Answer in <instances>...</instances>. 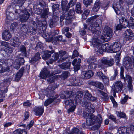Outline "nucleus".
Returning <instances> with one entry per match:
<instances>
[{"mask_svg":"<svg viewBox=\"0 0 134 134\" xmlns=\"http://www.w3.org/2000/svg\"><path fill=\"white\" fill-rule=\"evenodd\" d=\"M25 1L26 0H14V3L17 5L8 7L6 13V23H9L13 20L12 17L10 16L12 14L14 15L15 19H18L19 16L20 21L21 22H25L28 20L30 15V14L26 9H22V6Z\"/></svg>","mask_w":134,"mask_h":134,"instance_id":"f257e3e1","label":"nucleus"},{"mask_svg":"<svg viewBox=\"0 0 134 134\" xmlns=\"http://www.w3.org/2000/svg\"><path fill=\"white\" fill-rule=\"evenodd\" d=\"M62 14L60 18V24L62 26L63 24V20H65L66 24H68L72 22V19L74 18L75 12L73 9H70L67 12L70 8V6L68 4L67 6H61Z\"/></svg>","mask_w":134,"mask_h":134,"instance_id":"f03ea898","label":"nucleus"},{"mask_svg":"<svg viewBox=\"0 0 134 134\" xmlns=\"http://www.w3.org/2000/svg\"><path fill=\"white\" fill-rule=\"evenodd\" d=\"M98 37L97 38H94L92 41V43L93 47L95 48L96 52L102 54L103 52H107L113 53L112 45L109 46L107 44L102 45L101 41Z\"/></svg>","mask_w":134,"mask_h":134,"instance_id":"7ed1b4c3","label":"nucleus"},{"mask_svg":"<svg viewBox=\"0 0 134 134\" xmlns=\"http://www.w3.org/2000/svg\"><path fill=\"white\" fill-rule=\"evenodd\" d=\"M83 116L86 118L87 123L86 124L85 123L82 124V126L84 128L94 124L96 122H97L99 124L102 122V118L100 114H98L95 117L93 114L84 112Z\"/></svg>","mask_w":134,"mask_h":134,"instance_id":"20e7f679","label":"nucleus"},{"mask_svg":"<svg viewBox=\"0 0 134 134\" xmlns=\"http://www.w3.org/2000/svg\"><path fill=\"white\" fill-rule=\"evenodd\" d=\"M99 15H95L89 18L87 20L88 23L90 24L88 26V29L93 34L99 32V31L97 30L98 29H97L96 28L99 27H100V24L102 23L101 20L99 18Z\"/></svg>","mask_w":134,"mask_h":134,"instance_id":"39448f33","label":"nucleus"},{"mask_svg":"<svg viewBox=\"0 0 134 134\" xmlns=\"http://www.w3.org/2000/svg\"><path fill=\"white\" fill-rule=\"evenodd\" d=\"M114 63V60L113 59L111 58L109 60H108L105 57L98 61V67L102 69H104L108 66H112Z\"/></svg>","mask_w":134,"mask_h":134,"instance_id":"423d86ee","label":"nucleus"},{"mask_svg":"<svg viewBox=\"0 0 134 134\" xmlns=\"http://www.w3.org/2000/svg\"><path fill=\"white\" fill-rule=\"evenodd\" d=\"M39 5L41 6V8L40 9L39 7V8L37 9V10L38 12L37 13V14H40L42 11V10H43V12L41 14V18L46 19L48 17V15H49L50 14L49 12V9L48 8H46V7H45L42 5L41 3H39Z\"/></svg>","mask_w":134,"mask_h":134,"instance_id":"0eeeda50","label":"nucleus"},{"mask_svg":"<svg viewBox=\"0 0 134 134\" xmlns=\"http://www.w3.org/2000/svg\"><path fill=\"white\" fill-rule=\"evenodd\" d=\"M65 104L66 105H70L71 107L68 110V113L74 111L77 105L76 102L73 99H70L64 102Z\"/></svg>","mask_w":134,"mask_h":134,"instance_id":"6e6552de","label":"nucleus"},{"mask_svg":"<svg viewBox=\"0 0 134 134\" xmlns=\"http://www.w3.org/2000/svg\"><path fill=\"white\" fill-rule=\"evenodd\" d=\"M70 85L73 86L81 85L82 84L81 80L79 77H74L71 78L69 80Z\"/></svg>","mask_w":134,"mask_h":134,"instance_id":"1a4fd4ad","label":"nucleus"},{"mask_svg":"<svg viewBox=\"0 0 134 134\" xmlns=\"http://www.w3.org/2000/svg\"><path fill=\"white\" fill-rule=\"evenodd\" d=\"M59 17L57 15H54L52 16V18L49 21V26L50 27L53 28L57 26L58 23Z\"/></svg>","mask_w":134,"mask_h":134,"instance_id":"9d476101","label":"nucleus"},{"mask_svg":"<svg viewBox=\"0 0 134 134\" xmlns=\"http://www.w3.org/2000/svg\"><path fill=\"white\" fill-rule=\"evenodd\" d=\"M82 104L85 107L86 110L88 112H85L92 114V113L94 112V110L91 107L92 105H91L90 102L85 101L82 102Z\"/></svg>","mask_w":134,"mask_h":134,"instance_id":"9b49d317","label":"nucleus"},{"mask_svg":"<svg viewBox=\"0 0 134 134\" xmlns=\"http://www.w3.org/2000/svg\"><path fill=\"white\" fill-rule=\"evenodd\" d=\"M133 62L132 64H131V59L129 57H127L125 58L123 60V64L124 66H125V67L127 69H132L133 68L132 65H133Z\"/></svg>","mask_w":134,"mask_h":134,"instance_id":"f8f14e48","label":"nucleus"},{"mask_svg":"<svg viewBox=\"0 0 134 134\" xmlns=\"http://www.w3.org/2000/svg\"><path fill=\"white\" fill-rule=\"evenodd\" d=\"M112 7L117 15H119L120 14V10L122 7L119 2H114L112 5Z\"/></svg>","mask_w":134,"mask_h":134,"instance_id":"ddd939ff","label":"nucleus"},{"mask_svg":"<svg viewBox=\"0 0 134 134\" xmlns=\"http://www.w3.org/2000/svg\"><path fill=\"white\" fill-rule=\"evenodd\" d=\"M122 87L123 84L121 81H117L114 84L113 89V91L115 92L119 93L122 90Z\"/></svg>","mask_w":134,"mask_h":134,"instance_id":"4468645a","label":"nucleus"},{"mask_svg":"<svg viewBox=\"0 0 134 134\" xmlns=\"http://www.w3.org/2000/svg\"><path fill=\"white\" fill-rule=\"evenodd\" d=\"M84 98L85 99H87L92 102L95 101L97 98L96 97L92 96L88 90H86L85 92Z\"/></svg>","mask_w":134,"mask_h":134,"instance_id":"2eb2a0df","label":"nucleus"},{"mask_svg":"<svg viewBox=\"0 0 134 134\" xmlns=\"http://www.w3.org/2000/svg\"><path fill=\"white\" fill-rule=\"evenodd\" d=\"M124 17L121 15L122 16V18L120 20V22L121 24L123 26V27L124 28L127 27L129 26V24L128 22H127L126 19L125 18V15H126V18L128 17V15L127 13H125V15H124Z\"/></svg>","mask_w":134,"mask_h":134,"instance_id":"dca6fc26","label":"nucleus"},{"mask_svg":"<svg viewBox=\"0 0 134 134\" xmlns=\"http://www.w3.org/2000/svg\"><path fill=\"white\" fill-rule=\"evenodd\" d=\"M50 73V71L46 68H44L41 71L39 77L40 78L45 79L47 77Z\"/></svg>","mask_w":134,"mask_h":134,"instance_id":"f3484780","label":"nucleus"},{"mask_svg":"<svg viewBox=\"0 0 134 134\" xmlns=\"http://www.w3.org/2000/svg\"><path fill=\"white\" fill-rule=\"evenodd\" d=\"M81 62V59L79 58L78 59H74L72 62V64L74 66L75 71H77L79 69L80 66V64Z\"/></svg>","mask_w":134,"mask_h":134,"instance_id":"a211bd4d","label":"nucleus"},{"mask_svg":"<svg viewBox=\"0 0 134 134\" xmlns=\"http://www.w3.org/2000/svg\"><path fill=\"white\" fill-rule=\"evenodd\" d=\"M93 75V72L91 70L87 71H84L82 72L81 77L83 79H87L91 77Z\"/></svg>","mask_w":134,"mask_h":134,"instance_id":"6ab92c4d","label":"nucleus"},{"mask_svg":"<svg viewBox=\"0 0 134 134\" xmlns=\"http://www.w3.org/2000/svg\"><path fill=\"white\" fill-rule=\"evenodd\" d=\"M128 82L127 87L129 91L131 92L133 91V87L132 84V79L131 77L129 75H127L126 76L125 78Z\"/></svg>","mask_w":134,"mask_h":134,"instance_id":"aec40b11","label":"nucleus"},{"mask_svg":"<svg viewBox=\"0 0 134 134\" xmlns=\"http://www.w3.org/2000/svg\"><path fill=\"white\" fill-rule=\"evenodd\" d=\"M113 52L115 53L119 51L121 49V45L119 42H115L112 45Z\"/></svg>","mask_w":134,"mask_h":134,"instance_id":"412c9836","label":"nucleus"},{"mask_svg":"<svg viewBox=\"0 0 134 134\" xmlns=\"http://www.w3.org/2000/svg\"><path fill=\"white\" fill-rule=\"evenodd\" d=\"M124 39L127 40L133 37L134 35L132 31L130 29H127L124 33Z\"/></svg>","mask_w":134,"mask_h":134,"instance_id":"4be33fe9","label":"nucleus"},{"mask_svg":"<svg viewBox=\"0 0 134 134\" xmlns=\"http://www.w3.org/2000/svg\"><path fill=\"white\" fill-rule=\"evenodd\" d=\"M59 53L60 57V60L62 62L64 61L68 57V55L66 51H60L59 52Z\"/></svg>","mask_w":134,"mask_h":134,"instance_id":"5701e85b","label":"nucleus"},{"mask_svg":"<svg viewBox=\"0 0 134 134\" xmlns=\"http://www.w3.org/2000/svg\"><path fill=\"white\" fill-rule=\"evenodd\" d=\"M55 51L52 50L51 51L47 50L44 52V54L42 56V58L46 60L51 56V54L54 53Z\"/></svg>","mask_w":134,"mask_h":134,"instance_id":"b1692460","label":"nucleus"},{"mask_svg":"<svg viewBox=\"0 0 134 134\" xmlns=\"http://www.w3.org/2000/svg\"><path fill=\"white\" fill-rule=\"evenodd\" d=\"M3 38L6 41L9 40L11 37V34L9 30H5L2 34Z\"/></svg>","mask_w":134,"mask_h":134,"instance_id":"393cba45","label":"nucleus"},{"mask_svg":"<svg viewBox=\"0 0 134 134\" xmlns=\"http://www.w3.org/2000/svg\"><path fill=\"white\" fill-rule=\"evenodd\" d=\"M103 33L105 35H106L107 36L109 37V38L112 35V29L108 26H105L103 30Z\"/></svg>","mask_w":134,"mask_h":134,"instance_id":"a878e982","label":"nucleus"},{"mask_svg":"<svg viewBox=\"0 0 134 134\" xmlns=\"http://www.w3.org/2000/svg\"><path fill=\"white\" fill-rule=\"evenodd\" d=\"M40 54L39 53H36L34 57H32L31 59L29 60V62L33 64L36 61H38L41 58L40 57Z\"/></svg>","mask_w":134,"mask_h":134,"instance_id":"bb28decb","label":"nucleus"},{"mask_svg":"<svg viewBox=\"0 0 134 134\" xmlns=\"http://www.w3.org/2000/svg\"><path fill=\"white\" fill-rule=\"evenodd\" d=\"M34 111L36 115L41 116L44 112V109L41 107H35Z\"/></svg>","mask_w":134,"mask_h":134,"instance_id":"cd10ccee","label":"nucleus"},{"mask_svg":"<svg viewBox=\"0 0 134 134\" xmlns=\"http://www.w3.org/2000/svg\"><path fill=\"white\" fill-rule=\"evenodd\" d=\"M83 96V94L81 91H78L77 92V95L75 97V99L74 100L76 102L77 104V102H80L82 99ZM74 100V99H73Z\"/></svg>","mask_w":134,"mask_h":134,"instance_id":"c85d7f7f","label":"nucleus"},{"mask_svg":"<svg viewBox=\"0 0 134 134\" xmlns=\"http://www.w3.org/2000/svg\"><path fill=\"white\" fill-rule=\"evenodd\" d=\"M90 84L102 90L104 88L102 84L99 82L91 81L90 82Z\"/></svg>","mask_w":134,"mask_h":134,"instance_id":"c756f323","label":"nucleus"},{"mask_svg":"<svg viewBox=\"0 0 134 134\" xmlns=\"http://www.w3.org/2000/svg\"><path fill=\"white\" fill-rule=\"evenodd\" d=\"M24 68H22L17 73L15 79V81H18L23 75L24 71Z\"/></svg>","mask_w":134,"mask_h":134,"instance_id":"7c9ffc66","label":"nucleus"},{"mask_svg":"<svg viewBox=\"0 0 134 134\" xmlns=\"http://www.w3.org/2000/svg\"><path fill=\"white\" fill-rule=\"evenodd\" d=\"M100 5V2L99 0H97L94 4V7L92 8L93 12H97L99 9Z\"/></svg>","mask_w":134,"mask_h":134,"instance_id":"2f4dec72","label":"nucleus"},{"mask_svg":"<svg viewBox=\"0 0 134 134\" xmlns=\"http://www.w3.org/2000/svg\"><path fill=\"white\" fill-rule=\"evenodd\" d=\"M71 64V63L67 62L62 63L59 66L62 69L66 70L69 69Z\"/></svg>","mask_w":134,"mask_h":134,"instance_id":"473e14b6","label":"nucleus"},{"mask_svg":"<svg viewBox=\"0 0 134 134\" xmlns=\"http://www.w3.org/2000/svg\"><path fill=\"white\" fill-rule=\"evenodd\" d=\"M59 5L57 4H54L52 5V8L53 12V15H57V14H58L59 12Z\"/></svg>","mask_w":134,"mask_h":134,"instance_id":"72a5a7b5","label":"nucleus"},{"mask_svg":"<svg viewBox=\"0 0 134 134\" xmlns=\"http://www.w3.org/2000/svg\"><path fill=\"white\" fill-rule=\"evenodd\" d=\"M58 96H57L55 97H52V98L47 99L45 101L44 105L45 106H47L53 101L55 99L58 98Z\"/></svg>","mask_w":134,"mask_h":134,"instance_id":"f704fd0d","label":"nucleus"},{"mask_svg":"<svg viewBox=\"0 0 134 134\" xmlns=\"http://www.w3.org/2000/svg\"><path fill=\"white\" fill-rule=\"evenodd\" d=\"M13 133L14 134H27V132L25 130L21 129H17L14 131Z\"/></svg>","mask_w":134,"mask_h":134,"instance_id":"c9c22d12","label":"nucleus"},{"mask_svg":"<svg viewBox=\"0 0 134 134\" xmlns=\"http://www.w3.org/2000/svg\"><path fill=\"white\" fill-rule=\"evenodd\" d=\"M80 3H77L76 6L75 11L78 14H81L83 12V10H82Z\"/></svg>","mask_w":134,"mask_h":134,"instance_id":"e433bc0d","label":"nucleus"},{"mask_svg":"<svg viewBox=\"0 0 134 134\" xmlns=\"http://www.w3.org/2000/svg\"><path fill=\"white\" fill-rule=\"evenodd\" d=\"M19 49L20 51H21L23 53V55L25 56V57H26L27 52L26 48L25 46L24 45H21L19 48Z\"/></svg>","mask_w":134,"mask_h":134,"instance_id":"4c0bfd02","label":"nucleus"},{"mask_svg":"<svg viewBox=\"0 0 134 134\" xmlns=\"http://www.w3.org/2000/svg\"><path fill=\"white\" fill-rule=\"evenodd\" d=\"M127 131L126 127H121L119 128L118 132L119 134H127Z\"/></svg>","mask_w":134,"mask_h":134,"instance_id":"58836bf2","label":"nucleus"},{"mask_svg":"<svg viewBox=\"0 0 134 134\" xmlns=\"http://www.w3.org/2000/svg\"><path fill=\"white\" fill-rule=\"evenodd\" d=\"M18 61H19L16 60L13 64V68L16 69H19L21 65L20 63H19Z\"/></svg>","mask_w":134,"mask_h":134,"instance_id":"ea45409f","label":"nucleus"},{"mask_svg":"<svg viewBox=\"0 0 134 134\" xmlns=\"http://www.w3.org/2000/svg\"><path fill=\"white\" fill-rule=\"evenodd\" d=\"M128 22L129 27H132L133 29L134 28V19L132 17H130L129 19Z\"/></svg>","mask_w":134,"mask_h":134,"instance_id":"a19ab883","label":"nucleus"},{"mask_svg":"<svg viewBox=\"0 0 134 134\" xmlns=\"http://www.w3.org/2000/svg\"><path fill=\"white\" fill-rule=\"evenodd\" d=\"M98 91L99 92V93L101 94L103 96L102 98L104 99V100L107 101L109 99V98L107 94L101 90H98Z\"/></svg>","mask_w":134,"mask_h":134,"instance_id":"79ce46f5","label":"nucleus"},{"mask_svg":"<svg viewBox=\"0 0 134 134\" xmlns=\"http://www.w3.org/2000/svg\"><path fill=\"white\" fill-rule=\"evenodd\" d=\"M96 61V59L93 56L90 57L87 59V61L88 64L94 63Z\"/></svg>","mask_w":134,"mask_h":134,"instance_id":"37998d69","label":"nucleus"},{"mask_svg":"<svg viewBox=\"0 0 134 134\" xmlns=\"http://www.w3.org/2000/svg\"><path fill=\"white\" fill-rule=\"evenodd\" d=\"M38 24L40 26H42V27H44V29H46L47 27V23L45 20L39 22Z\"/></svg>","mask_w":134,"mask_h":134,"instance_id":"c03bdc74","label":"nucleus"},{"mask_svg":"<svg viewBox=\"0 0 134 134\" xmlns=\"http://www.w3.org/2000/svg\"><path fill=\"white\" fill-rule=\"evenodd\" d=\"M93 0H83V3L86 7L93 2Z\"/></svg>","mask_w":134,"mask_h":134,"instance_id":"a18cd8bd","label":"nucleus"},{"mask_svg":"<svg viewBox=\"0 0 134 134\" xmlns=\"http://www.w3.org/2000/svg\"><path fill=\"white\" fill-rule=\"evenodd\" d=\"M89 64L88 67V69L92 70H94L97 66V64L94 63Z\"/></svg>","mask_w":134,"mask_h":134,"instance_id":"49530a36","label":"nucleus"},{"mask_svg":"<svg viewBox=\"0 0 134 134\" xmlns=\"http://www.w3.org/2000/svg\"><path fill=\"white\" fill-rule=\"evenodd\" d=\"M128 96H125L124 98L121 99V100L120 102V103L122 104H125L126 103L128 99Z\"/></svg>","mask_w":134,"mask_h":134,"instance_id":"de8ad7c7","label":"nucleus"},{"mask_svg":"<svg viewBox=\"0 0 134 134\" xmlns=\"http://www.w3.org/2000/svg\"><path fill=\"white\" fill-rule=\"evenodd\" d=\"M69 75V74L68 71H65L62 74L61 76L64 79H65L67 78Z\"/></svg>","mask_w":134,"mask_h":134,"instance_id":"09e8293b","label":"nucleus"},{"mask_svg":"<svg viewBox=\"0 0 134 134\" xmlns=\"http://www.w3.org/2000/svg\"><path fill=\"white\" fill-rule=\"evenodd\" d=\"M116 113L118 117L124 118L126 116L125 114L122 112H118Z\"/></svg>","mask_w":134,"mask_h":134,"instance_id":"8fccbe9b","label":"nucleus"},{"mask_svg":"<svg viewBox=\"0 0 134 134\" xmlns=\"http://www.w3.org/2000/svg\"><path fill=\"white\" fill-rule=\"evenodd\" d=\"M63 94H65L66 98H69L72 95V92L71 91H66L63 92Z\"/></svg>","mask_w":134,"mask_h":134,"instance_id":"3c124183","label":"nucleus"},{"mask_svg":"<svg viewBox=\"0 0 134 134\" xmlns=\"http://www.w3.org/2000/svg\"><path fill=\"white\" fill-rule=\"evenodd\" d=\"M120 76L121 78L124 80V81L125 80V78L124 76L123 73L124 72V68L123 67H121L120 68Z\"/></svg>","mask_w":134,"mask_h":134,"instance_id":"603ef678","label":"nucleus"},{"mask_svg":"<svg viewBox=\"0 0 134 134\" xmlns=\"http://www.w3.org/2000/svg\"><path fill=\"white\" fill-rule=\"evenodd\" d=\"M62 39V36L61 35H58L55 37L54 41V42L61 41Z\"/></svg>","mask_w":134,"mask_h":134,"instance_id":"864d4df0","label":"nucleus"},{"mask_svg":"<svg viewBox=\"0 0 134 134\" xmlns=\"http://www.w3.org/2000/svg\"><path fill=\"white\" fill-rule=\"evenodd\" d=\"M21 43V42L20 41H18V42H12L11 41L10 42V44L11 45L14 47H18L19 46L20 44Z\"/></svg>","mask_w":134,"mask_h":134,"instance_id":"5fc2aeb1","label":"nucleus"},{"mask_svg":"<svg viewBox=\"0 0 134 134\" xmlns=\"http://www.w3.org/2000/svg\"><path fill=\"white\" fill-rule=\"evenodd\" d=\"M96 75L98 76L99 77L100 79H102L103 78L105 77V75L101 72H98L96 74Z\"/></svg>","mask_w":134,"mask_h":134,"instance_id":"6e6d98bb","label":"nucleus"},{"mask_svg":"<svg viewBox=\"0 0 134 134\" xmlns=\"http://www.w3.org/2000/svg\"><path fill=\"white\" fill-rule=\"evenodd\" d=\"M11 80L12 79L11 78L8 77L5 79L4 80V82L5 83L9 85L10 84Z\"/></svg>","mask_w":134,"mask_h":134,"instance_id":"4d7b16f0","label":"nucleus"},{"mask_svg":"<svg viewBox=\"0 0 134 134\" xmlns=\"http://www.w3.org/2000/svg\"><path fill=\"white\" fill-rule=\"evenodd\" d=\"M76 2V0H71L68 4L70 7L71 5L72 7L75 4Z\"/></svg>","mask_w":134,"mask_h":134,"instance_id":"13d9d810","label":"nucleus"},{"mask_svg":"<svg viewBox=\"0 0 134 134\" xmlns=\"http://www.w3.org/2000/svg\"><path fill=\"white\" fill-rule=\"evenodd\" d=\"M102 80L104 83L106 84H108L109 82V79L107 77L105 76V77L103 78Z\"/></svg>","mask_w":134,"mask_h":134,"instance_id":"bf43d9fd","label":"nucleus"},{"mask_svg":"<svg viewBox=\"0 0 134 134\" xmlns=\"http://www.w3.org/2000/svg\"><path fill=\"white\" fill-rule=\"evenodd\" d=\"M34 123V121L31 120L30 123L27 125L26 127V129H30L33 125Z\"/></svg>","mask_w":134,"mask_h":134,"instance_id":"052dcab7","label":"nucleus"},{"mask_svg":"<svg viewBox=\"0 0 134 134\" xmlns=\"http://www.w3.org/2000/svg\"><path fill=\"white\" fill-rule=\"evenodd\" d=\"M21 29L22 31L24 32L25 34H27V28H26V25L25 24L23 25L22 27L21 28Z\"/></svg>","mask_w":134,"mask_h":134,"instance_id":"680f3d73","label":"nucleus"},{"mask_svg":"<svg viewBox=\"0 0 134 134\" xmlns=\"http://www.w3.org/2000/svg\"><path fill=\"white\" fill-rule=\"evenodd\" d=\"M16 60H18V61L19 63H20V64L21 65L24 64V60L23 58H20L16 59Z\"/></svg>","mask_w":134,"mask_h":134,"instance_id":"e2e57ef3","label":"nucleus"},{"mask_svg":"<svg viewBox=\"0 0 134 134\" xmlns=\"http://www.w3.org/2000/svg\"><path fill=\"white\" fill-rule=\"evenodd\" d=\"M118 74V71L117 69H116L114 70V74L111 77V78L112 80H114L116 78V76Z\"/></svg>","mask_w":134,"mask_h":134,"instance_id":"0e129e2a","label":"nucleus"},{"mask_svg":"<svg viewBox=\"0 0 134 134\" xmlns=\"http://www.w3.org/2000/svg\"><path fill=\"white\" fill-rule=\"evenodd\" d=\"M79 55V54L78 52L76 50H74L73 52V54L72 56V58H74L75 57H77Z\"/></svg>","mask_w":134,"mask_h":134,"instance_id":"69168bd1","label":"nucleus"},{"mask_svg":"<svg viewBox=\"0 0 134 134\" xmlns=\"http://www.w3.org/2000/svg\"><path fill=\"white\" fill-rule=\"evenodd\" d=\"M79 131V129L77 128H75L72 129L71 131L74 134H78Z\"/></svg>","mask_w":134,"mask_h":134,"instance_id":"338daca9","label":"nucleus"},{"mask_svg":"<svg viewBox=\"0 0 134 134\" xmlns=\"http://www.w3.org/2000/svg\"><path fill=\"white\" fill-rule=\"evenodd\" d=\"M59 55L57 53H55L53 55L52 57H53V58H54V60H56L59 58Z\"/></svg>","mask_w":134,"mask_h":134,"instance_id":"774afa93","label":"nucleus"}]
</instances>
